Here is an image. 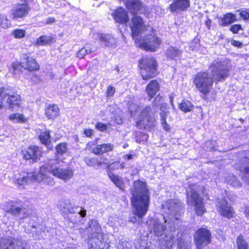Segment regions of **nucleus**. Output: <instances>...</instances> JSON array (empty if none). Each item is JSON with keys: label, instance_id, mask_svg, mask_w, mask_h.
Returning <instances> with one entry per match:
<instances>
[{"label": "nucleus", "instance_id": "f257e3e1", "mask_svg": "<svg viewBox=\"0 0 249 249\" xmlns=\"http://www.w3.org/2000/svg\"><path fill=\"white\" fill-rule=\"evenodd\" d=\"M229 69L227 63L214 61L210 65L209 71H200L194 77L193 83L203 95H207L211 91L214 80L220 81L229 76Z\"/></svg>", "mask_w": 249, "mask_h": 249}, {"label": "nucleus", "instance_id": "f03ea898", "mask_svg": "<svg viewBox=\"0 0 249 249\" xmlns=\"http://www.w3.org/2000/svg\"><path fill=\"white\" fill-rule=\"evenodd\" d=\"M131 201L135 210L129 217V221L133 223L138 222L140 224L149 205L150 194L146 183L139 180L135 181L131 189Z\"/></svg>", "mask_w": 249, "mask_h": 249}, {"label": "nucleus", "instance_id": "7ed1b4c3", "mask_svg": "<svg viewBox=\"0 0 249 249\" xmlns=\"http://www.w3.org/2000/svg\"><path fill=\"white\" fill-rule=\"evenodd\" d=\"M51 166L49 165V161L45 165H42L40 168V170L36 174L35 173L21 172L18 175H15L13 181L15 184L19 187L24 188L26 184L36 181L38 182H42L44 184L53 186L54 182L53 179L48 176V173H51L49 168Z\"/></svg>", "mask_w": 249, "mask_h": 249}, {"label": "nucleus", "instance_id": "20e7f679", "mask_svg": "<svg viewBox=\"0 0 249 249\" xmlns=\"http://www.w3.org/2000/svg\"><path fill=\"white\" fill-rule=\"evenodd\" d=\"M162 210L164 223L167 224H174L175 220H178L183 212L181 203L176 199H168L164 202Z\"/></svg>", "mask_w": 249, "mask_h": 249}, {"label": "nucleus", "instance_id": "39448f33", "mask_svg": "<svg viewBox=\"0 0 249 249\" xmlns=\"http://www.w3.org/2000/svg\"><path fill=\"white\" fill-rule=\"evenodd\" d=\"M6 213H10L13 217L22 222V220L29 216L27 210L24 202L20 199L6 202L3 206Z\"/></svg>", "mask_w": 249, "mask_h": 249}, {"label": "nucleus", "instance_id": "423d86ee", "mask_svg": "<svg viewBox=\"0 0 249 249\" xmlns=\"http://www.w3.org/2000/svg\"><path fill=\"white\" fill-rule=\"evenodd\" d=\"M197 187L196 185L190 186L187 191V202L194 206L196 213L197 215L201 216L206 211L203 203V198L197 194Z\"/></svg>", "mask_w": 249, "mask_h": 249}, {"label": "nucleus", "instance_id": "0eeeda50", "mask_svg": "<svg viewBox=\"0 0 249 249\" xmlns=\"http://www.w3.org/2000/svg\"><path fill=\"white\" fill-rule=\"evenodd\" d=\"M141 75L144 80L152 78L157 75V62L153 57H143L139 60Z\"/></svg>", "mask_w": 249, "mask_h": 249}, {"label": "nucleus", "instance_id": "6e6552de", "mask_svg": "<svg viewBox=\"0 0 249 249\" xmlns=\"http://www.w3.org/2000/svg\"><path fill=\"white\" fill-rule=\"evenodd\" d=\"M156 119L150 106H146L141 111L136 122V126L140 129L150 130L155 125Z\"/></svg>", "mask_w": 249, "mask_h": 249}, {"label": "nucleus", "instance_id": "1a4fd4ad", "mask_svg": "<svg viewBox=\"0 0 249 249\" xmlns=\"http://www.w3.org/2000/svg\"><path fill=\"white\" fill-rule=\"evenodd\" d=\"M168 226V229H170L165 232L161 236L158 238L162 249H171L176 241L174 235L178 233L175 230L174 224H167Z\"/></svg>", "mask_w": 249, "mask_h": 249}, {"label": "nucleus", "instance_id": "9d476101", "mask_svg": "<svg viewBox=\"0 0 249 249\" xmlns=\"http://www.w3.org/2000/svg\"><path fill=\"white\" fill-rule=\"evenodd\" d=\"M57 163V160H49V165L51 166L49 170L53 176L66 181L71 179L73 176V171L70 168L62 169L54 166Z\"/></svg>", "mask_w": 249, "mask_h": 249}, {"label": "nucleus", "instance_id": "9b49d317", "mask_svg": "<svg viewBox=\"0 0 249 249\" xmlns=\"http://www.w3.org/2000/svg\"><path fill=\"white\" fill-rule=\"evenodd\" d=\"M136 40L139 42V47L150 51H155L161 42L160 39L153 34L147 35L143 39Z\"/></svg>", "mask_w": 249, "mask_h": 249}, {"label": "nucleus", "instance_id": "f8f14e48", "mask_svg": "<svg viewBox=\"0 0 249 249\" xmlns=\"http://www.w3.org/2000/svg\"><path fill=\"white\" fill-rule=\"evenodd\" d=\"M210 231L205 228H200L197 230L195 235V242L197 249H202L203 247L208 245L211 241Z\"/></svg>", "mask_w": 249, "mask_h": 249}, {"label": "nucleus", "instance_id": "ddd939ff", "mask_svg": "<svg viewBox=\"0 0 249 249\" xmlns=\"http://www.w3.org/2000/svg\"><path fill=\"white\" fill-rule=\"evenodd\" d=\"M29 245L25 241L18 240L15 243L8 238H0V249H28Z\"/></svg>", "mask_w": 249, "mask_h": 249}, {"label": "nucleus", "instance_id": "4468645a", "mask_svg": "<svg viewBox=\"0 0 249 249\" xmlns=\"http://www.w3.org/2000/svg\"><path fill=\"white\" fill-rule=\"evenodd\" d=\"M148 225L151 233H153L158 238L170 230H167L166 225H164L159 219L156 218H151L149 221Z\"/></svg>", "mask_w": 249, "mask_h": 249}, {"label": "nucleus", "instance_id": "2eb2a0df", "mask_svg": "<svg viewBox=\"0 0 249 249\" xmlns=\"http://www.w3.org/2000/svg\"><path fill=\"white\" fill-rule=\"evenodd\" d=\"M23 158L26 160L36 162L42 156V150L36 146H30L22 151Z\"/></svg>", "mask_w": 249, "mask_h": 249}, {"label": "nucleus", "instance_id": "dca6fc26", "mask_svg": "<svg viewBox=\"0 0 249 249\" xmlns=\"http://www.w3.org/2000/svg\"><path fill=\"white\" fill-rule=\"evenodd\" d=\"M216 205L217 211L221 215L229 218L233 216L234 211L225 198L218 199Z\"/></svg>", "mask_w": 249, "mask_h": 249}, {"label": "nucleus", "instance_id": "f3484780", "mask_svg": "<svg viewBox=\"0 0 249 249\" xmlns=\"http://www.w3.org/2000/svg\"><path fill=\"white\" fill-rule=\"evenodd\" d=\"M235 168L244 174L242 178L249 185V151L247 152L244 159L236 164Z\"/></svg>", "mask_w": 249, "mask_h": 249}, {"label": "nucleus", "instance_id": "a211bd4d", "mask_svg": "<svg viewBox=\"0 0 249 249\" xmlns=\"http://www.w3.org/2000/svg\"><path fill=\"white\" fill-rule=\"evenodd\" d=\"M133 37L138 36L142 32L145 30L146 26L143 19L138 16H134L131 19L130 24Z\"/></svg>", "mask_w": 249, "mask_h": 249}, {"label": "nucleus", "instance_id": "6ab92c4d", "mask_svg": "<svg viewBox=\"0 0 249 249\" xmlns=\"http://www.w3.org/2000/svg\"><path fill=\"white\" fill-rule=\"evenodd\" d=\"M88 249H109L108 244L104 241V238L95 236L87 240Z\"/></svg>", "mask_w": 249, "mask_h": 249}, {"label": "nucleus", "instance_id": "aec40b11", "mask_svg": "<svg viewBox=\"0 0 249 249\" xmlns=\"http://www.w3.org/2000/svg\"><path fill=\"white\" fill-rule=\"evenodd\" d=\"M89 232V238L95 236L98 238H104V233L102 228L96 220L91 219L89 221V227L87 228Z\"/></svg>", "mask_w": 249, "mask_h": 249}, {"label": "nucleus", "instance_id": "412c9836", "mask_svg": "<svg viewBox=\"0 0 249 249\" xmlns=\"http://www.w3.org/2000/svg\"><path fill=\"white\" fill-rule=\"evenodd\" d=\"M30 10V7L27 3L16 4L13 8V17L16 18H23L28 14Z\"/></svg>", "mask_w": 249, "mask_h": 249}, {"label": "nucleus", "instance_id": "4be33fe9", "mask_svg": "<svg viewBox=\"0 0 249 249\" xmlns=\"http://www.w3.org/2000/svg\"><path fill=\"white\" fill-rule=\"evenodd\" d=\"M189 0H174L170 5L169 9L171 12L185 11L190 6Z\"/></svg>", "mask_w": 249, "mask_h": 249}, {"label": "nucleus", "instance_id": "5701e85b", "mask_svg": "<svg viewBox=\"0 0 249 249\" xmlns=\"http://www.w3.org/2000/svg\"><path fill=\"white\" fill-rule=\"evenodd\" d=\"M113 16L116 22L126 24L128 21V17L126 10L122 8H119L114 11Z\"/></svg>", "mask_w": 249, "mask_h": 249}, {"label": "nucleus", "instance_id": "b1692460", "mask_svg": "<svg viewBox=\"0 0 249 249\" xmlns=\"http://www.w3.org/2000/svg\"><path fill=\"white\" fill-rule=\"evenodd\" d=\"M98 38L102 44L107 47L115 48L117 46V40L110 35L101 34Z\"/></svg>", "mask_w": 249, "mask_h": 249}, {"label": "nucleus", "instance_id": "393cba45", "mask_svg": "<svg viewBox=\"0 0 249 249\" xmlns=\"http://www.w3.org/2000/svg\"><path fill=\"white\" fill-rule=\"evenodd\" d=\"M113 147V145L111 143L97 144L95 147L92 148L91 152L97 155H102L104 153L112 151Z\"/></svg>", "mask_w": 249, "mask_h": 249}, {"label": "nucleus", "instance_id": "a878e982", "mask_svg": "<svg viewBox=\"0 0 249 249\" xmlns=\"http://www.w3.org/2000/svg\"><path fill=\"white\" fill-rule=\"evenodd\" d=\"M160 84L157 80L151 81L147 85L146 92L150 97V99L154 97L157 92L160 90Z\"/></svg>", "mask_w": 249, "mask_h": 249}, {"label": "nucleus", "instance_id": "bb28decb", "mask_svg": "<svg viewBox=\"0 0 249 249\" xmlns=\"http://www.w3.org/2000/svg\"><path fill=\"white\" fill-rule=\"evenodd\" d=\"M46 117L49 119H53L59 114V108L57 105H50L45 110Z\"/></svg>", "mask_w": 249, "mask_h": 249}, {"label": "nucleus", "instance_id": "cd10ccee", "mask_svg": "<svg viewBox=\"0 0 249 249\" xmlns=\"http://www.w3.org/2000/svg\"><path fill=\"white\" fill-rule=\"evenodd\" d=\"M25 231L27 233H32L33 237L38 239L42 237L41 234L44 232L40 227H36L34 225L25 227Z\"/></svg>", "mask_w": 249, "mask_h": 249}, {"label": "nucleus", "instance_id": "c85d7f7f", "mask_svg": "<svg viewBox=\"0 0 249 249\" xmlns=\"http://www.w3.org/2000/svg\"><path fill=\"white\" fill-rule=\"evenodd\" d=\"M236 20L235 16L231 13L226 14L223 18H221L219 24L222 26H227Z\"/></svg>", "mask_w": 249, "mask_h": 249}, {"label": "nucleus", "instance_id": "c756f323", "mask_svg": "<svg viewBox=\"0 0 249 249\" xmlns=\"http://www.w3.org/2000/svg\"><path fill=\"white\" fill-rule=\"evenodd\" d=\"M109 179L114 184L120 189L123 190L124 184L123 178L117 175H115L111 172L108 173Z\"/></svg>", "mask_w": 249, "mask_h": 249}, {"label": "nucleus", "instance_id": "7c9ffc66", "mask_svg": "<svg viewBox=\"0 0 249 249\" xmlns=\"http://www.w3.org/2000/svg\"><path fill=\"white\" fill-rule=\"evenodd\" d=\"M125 4L126 7L133 12L140 10L142 6L140 0H126Z\"/></svg>", "mask_w": 249, "mask_h": 249}, {"label": "nucleus", "instance_id": "2f4dec72", "mask_svg": "<svg viewBox=\"0 0 249 249\" xmlns=\"http://www.w3.org/2000/svg\"><path fill=\"white\" fill-rule=\"evenodd\" d=\"M178 249H190L191 241L190 238L185 237V235L181 234L178 239Z\"/></svg>", "mask_w": 249, "mask_h": 249}, {"label": "nucleus", "instance_id": "473e14b6", "mask_svg": "<svg viewBox=\"0 0 249 249\" xmlns=\"http://www.w3.org/2000/svg\"><path fill=\"white\" fill-rule=\"evenodd\" d=\"M22 64L24 65L22 66L23 67L31 71L39 69V65L37 64L36 60L32 57H27L26 63H22Z\"/></svg>", "mask_w": 249, "mask_h": 249}, {"label": "nucleus", "instance_id": "72a5a7b5", "mask_svg": "<svg viewBox=\"0 0 249 249\" xmlns=\"http://www.w3.org/2000/svg\"><path fill=\"white\" fill-rule=\"evenodd\" d=\"M182 51L177 47H170L166 51V54L168 57L174 59L179 57L182 53Z\"/></svg>", "mask_w": 249, "mask_h": 249}, {"label": "nucleus", "instance_id": "f704fd0d", "mask_svg": "<svg viewBox=\"0 0 249 249\" xmlns=\"http://www.w3.org/2000/svg\"><path fill=\"white\" fill-rule=\"evenodd\" d=\"M227 183L231 186L238 188L241 187L242 184L236 177L233 175H230L226 178Z\"/></svg>", "mask_w": 249, "mask_h": 249}, {"label": "nucleus", "instance_id": "c9c22d12", "mask_svg": "<svg viewBox=\"0 0 249 249\" xmlns=\"http://www.w3.org/2000/svg\"><path fill=\"white\" fill-rule=\"evenodd\" d=\"M9 118L16 123H24L27 121V119L22 114L13 113L11 114Z\"/></svg>", "mask_w": 249, "mask_h": 249}, {"label": "nucleus", "instance_id": "e433bc0d", "mask_svg": "<svg viewBox=\"0 0 249 249\" xmlns=\"http://www.w3.org/2000/svg\"><path fill=\"white\" fill-rule=\"evenodd\" d=\"M67 203L65 204V207H64V208H66L68 209V212L70 213H77L78 214L80 215L82 217H84L86 215V211L85 210H79L80 208L79 207H73L71 206H67Z\"/></svg>", "mask_w": 249, "mask_h": 249}, {"label": "nucleus", "instance_id": "4c0bfd02", "mask_svg": "<svg viewBox=\"0 0 249 249\" xmlns=\"http://www.w3.org/2000/svg\"><path fill=\"white\" fill-rule=\"evenodd\" d=\"M20 96L18 94L9 95L7 102L9 104L10 108H13L15 106H18L20 102Z\"/></svg>", "mask_w": 249, "mask_h": 249}, {"label": "nucleus", "instance_id": "58836bf2", "mask_svg": "<svg viewBox=\"0 0 249 249\" xmlns=\"http://www.w3.org/2000/svg\"><path fill=\"white\" fill-rule=\"evenodd\" d=\"M53 39L52 36H42L38 37L36 43L38 45H45L50 44Z\"/></svg>", "mask_w": 249, "mask_h": 249}, {"label": "nucleus", "instance_id": "ea45409f", "mask_svg": "<svg viewBox=\"0 0 249 249\" xmlns=\"http://www.w3.org/2000/svg\"><path fill=\"white\" fill-rule=\"evenodd\" d=\"M179 107L182 111L187 112L192 110L194 108V106L190 101L185 100L179 104Z\"/></svg>", "mask_w": 249, "mask_h": 249}, {"label": "nucleus", "instance_id": "a19ab883", "mask_svg": "<svg viewBox=\"0 0 249 249\" xmlns=\"http://www.w3.org/2000/svg\"><path fill=\"white\" fill-rule=\"evenodd\" d=\"M167 114V112L161 111V112L160 113V116L161 118V125L162 127L165 130L168 131L170 130V127L169 125L167 124L166 121Z\"/></svg>", "mask_w": 249, "mask_h": 249}, {"label": "nucleus", "instance_id": "79ce46f5", "mask_svg": "<svg viewBox=\"0 0 249 249\" xmlns=\"http://www.w3.org/2000/svg\"><path fill=\"white\" fill-rule=\"evenodd\" d=\"M92 49L89 44H86L83 48L79 50L77 53V56L80 58H83L87 54L91 53Z\"/></svg>", "mask_w": 249, "mask_h": 249}, {"label": "nucleus", "instance_id": "37998d69", "mask_svg": "<svg viewBox=\"0 0 249 249\" xmlns=\"http://www.w3.org/2000/svg\"><path fill=\"white\" fill-rule=\"evenodd\" d=\"M237 249H248L249 246L242 235L238 236L236 239Z\"/></svg>", "mask_w": 249, "mask_h": 249}, {"label": "nucleus", "instance_id": "c03bdc74", "mask_svg": "<svg viewBox=\"0 0 249 249\" xmlns=\"http://www.w3.org/2000/svg\"><path fill=\"white\" fill-rule=\"evenodd\" d=\"M39 139L42 143L46 145H49L51 141L50 132L45 131L42 132L39 136Z\"/></svg>", "mask_w": 249, "mask_h": 249}, {"label": "nucleus", "instance_id": "a18cd8bd", "mask_svg": "<svg viewBox=\"0 0 249 249\" xmlns=\"http://www.w3.org/2000/svg\"><path fill=\"white\" fill-rule=\"evenodd\" d=\"M26 34V31L21 29H15L12 33V35L17 38L24 37Z\"/></svg>", "mask_w": 249, "mask_h": 249}, {"label": "nucleus", "instance_id": "49530a36", "mask_svg": "<svg viewBox=\"0 0 249 249\" xmlns=\"http://www.w3.org/2000/svg\"><path fill=\"white\" fill-rule=\"evenodd\" d=\"M151 243L146 241H142L136 245V249H152Z\"/></svg>", "mask_w": 249, "mask_h": 249}, {"label": "nucleus", "instance_id": "de8ad7c7", "mask_svg": "<svg viewBox=\"0 0 249 249\" xmlns=\"http://www.w3.org/2000/svg\"><path fill=\"white\" fill-rule=\"evenodd\" d=\"M68 148L66 143H60L56 147V151L58 154L62 155L67 151Z\"/></svg>", "mask_w": 249, "mask_h": 249}, {"label": "nucleus", "instance_id": "09e8293b", "mask_svg": "<svg viewBox=\"0 0 249 249\" xmlns=\"http://www.w3.org/2000/svg\"><path fill=\"white\" fill-rule=\"evenodd\" d=\"M10 25V22L4 15H0V27L2 28H7Z\"/></svg>", "mask_w": 249, "mask_h": 249}, {"label": "nucleus", "instance_id": "8fccbe9b", "mask_svg": "<svg viewBox=\"0 0 249 249\" xmlns=\"http://www.w3.org/2000/svg\"><path fill=\"white\" fill-rule=\"evenodd\" d=\"M85 163L89 166H94L96 165V162H97V158H90L89 157H86L84 159Z\"/></svg>", "mask_w": 249, "mask_h": 249}, {"label": "nucleus", "instance_id": "3c124183", "mask_svg": "<svg viewBox=\"0 0 249 249\" xmlns=\"http://www.w3.org/2000/svg\"><path fill=\"white\" fill-rule=\"evenodd\" d=\"M117 247L118 249H131L129 243L126 241H120Z\"/></svg>", "mask_w": 249, "mask_h": 249}, {"label": "nucleus", "instance_id": "603ef678", "mask_svg": "<svg viewBox=\"0 0 249 249\" xmlns=\"http://www.w3.org/2000/svg\"><path fill=\"white\" fill-rule=\"evenodd\" d=\"M95 128L100 131H104L107 130V126L106 124L101 123H97L95 125Z\"/></svg>", "mask_w": 249, "mask_h": 249}, {"label": "nucleus", "instance_id": "864d4df0", "mask_svg": "<svg viewBox=\"0 0 249 249\" xmlns=\"http://www.w3.org/2000/svg\"><path fill=\"white\" fill-rule=\"evenodd\" d=\"M240 30H242V27L240 24H234L230 28V30L234 34H236Z\"/></svg>", "mask_w": 249, "mask_h": 249}, {"label": "nucleus", "instance_id": "5fc2aeb1", "mask_svg": "<svg viewBox=\"0 0 249 249\" xmlns=\"http://www.w3.org/2000/svg\"><path fill=\"white\" fill-rule=\"evenodd\" d=\"M115 121L119 124H123L122 112L121 111L115 116Z\"/></svg>", "mask_w": 249, "mask_h": 249}, {"label": "nucleus", "instance_id": "6e6d98bb", "mask_svg": "<svg viewBox=\"0 0 249 249\" xmlns=\"http://www.w3.org/2000/svg\"><path fill=\"white\" fill-rule=\"evenodd\" d=\"M215 142L214 141H207L205 142V146L207 150H213L214 147Z\"/></svg>", "mask_w": 249, "mask_h": 249}, {"label": "nucleus", "instance_id": "4d7b16f0", "mask_svg": "<svg viewBox=\"0 0 249 249\" xmlns=\"http://www.w3.org/2000/svg\"><path fill=\"white\" fill-rule=\"evenodd\" d=\"M93 130L91 129L86 128L84 130V134L87 137H90L93 135Z\"/></svg>", "mask_w": 249, "mask_h": 249}, {"label": "nucleus", "instance_id": "13d9d810", "mask_svg": "<svg viewBox=\"0 0 249 249\" xmlns=\"http://www.w3.org/2000/svg\"><path fill=\"white\" fill-rule=\"evenodd\" d=\"M231 44L234 47H236L238 48H241L243 46V43L240 42L239 41H236L235 40H232L231 41Z\"/></svg>", "mask_w": 249, "mask_h": 249}, {"label": "nucleus", "instance_id": "bf43d9fd", "mask_svg": "<svg viewBox=\"0 0 249 249\" xmlns=\"http://www.w3.org/2000/svg\"><path fill=\"white\" fill-rule=\"evenodd\" d=\"M115 89L113 87L109 86L107 89V96H111L113 95L115 92Z\"/></svg>", "mask_w": 249, "mask_h": 249}, {"label": "nucleus", "instance_id": "052dcab7", "mask_svg": "<svg viewBox=\"0 0 249 249\" xmlns=\"http://www.w3.org/2000/svg\"><path fill=\"white\" fill-rule=\"evenodd\" d=\"M240 16L242 18H243L245 20L249 19V14L245 11L241 12L240 13Z\"/></svg>", "mask_w": 249, "mask_h": 249}, {"label": "nucleus", "instance_id": "680f3d73", "mask_svg": "<svg viewBox=\"0 0 249 249\" xmlns=\"http://www.w3.org/2000/svg\"><path fill=\"white\" fill-rule=\"evenodd\" d=\"M137 108H138V107L136 105H133L130 106V107L129 108V111H130L131 116H133L134 115L133 113V110H134V109L137 110Z\"/></svg>", "mask_w": 249, "mask_h": 249}, {"label": "nucleus", "instance_id": "e2e57ef3", "mask_svg": "<svg viewBox=\"0 0 249 249\" xmlns=\"http://www.w3.org/2000/svg\"><path fill=\"white\" fill-rule=\"evenodd\" d=\"M55 21V19L54 18H49L46 19V24H50L54 22Z\"/></svg>", "mask_w": 249, "mask_h": 249}, {"label": "nucleus", "instance_id": "0e129e2a", "mask_svg": "<svg viewBox=\"0 0 249 249\" xmlns=\"http://www.w3.org/2000/svg\"><path fill=\"white\" fill-rule=\"evenodd\" d=\"M104 159V157H102L100 159V160H99L97 158V162H96V165H97L98 166H101L103 164L102 160Z\"/></svg>", "mask_w": 249, "mask_h": 249}, {"label": "nucleus", "instance_id": "69168bd1", "mask_svg": "<svg viewBox=\"0 0 249 249\" xmlns=\"http://www.w3.org/2000/svg\"><path fill=\"white\" fill-rule=\"evenodd\" d=\"M244 214L246 215L247 218L249 219V207L245 209Z\"/></svg>", "mask_w": 249, "mask_h": 249}, {"label": "nucleus", "instance_id": "338daca9", "mask_svg": "<svg viewBox=\"0 0 249 249\" xmlns=\"http://www.w3.org/2000/svg\"><path fill=\"white\" fill-rule=\"evenodd\" d=\"M211 22H212V21L210 19H208L207 21H206V22H205L206 25L209 29L210 28Z\"/></svg>", "mask_w": 249, "mask_h": 249}, {"label": "nucleus", "instance_id": "774afa93", "mask_svg": "<svg viewBox=\"0 0 249 249\" xmlns=\"http://www.w3.org/2000/svg\"><path fill=\"white\" fill-rule=\"evenodd\" d=\"M124 158H126L127 160H129L132 159V155L131 154L125 155L124 156Z\"/></svg>", "mask_w": 249, "mask_h": 249}]
</instances>
